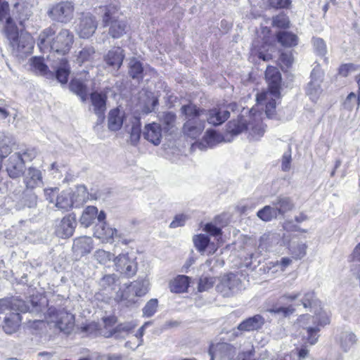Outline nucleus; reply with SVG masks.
<instances>
[{"mask_svg": "<svg viewBox=\"0 0 360 360\" xmlns=\"http://www.w3.org/2000/svg\"><path fill=\"white\" fill-rule=\"evenodd\" d=\"M298 299H300L304 308L309 307L314 313V315H301L297 321V326L304 331L303 333L304 338L310 345H314L318 342L319 333L321 328L330 323L329 315L321 307L320 302L315 299L314 292L301 290L300 292L286 293L281 296L278 299V303L269 309L268 311L271 314L288 316L295 311V309L292 305L285 307L281 304Z\"/></svg>", "mask_w": 360, "mask_h": 360, "instance_id": "nucleus-1", "label": "nucleus"}, {"mask_svg": "<svg viewBox=\"0 0 360 360\" xmlns=\"http://www.w3.org/2000/svg\"><path fill=\"white\" fill-rule=\"evenodd\" d=\"M241 113L237 120H233L228 123L227 131L229 134L237 135L247 130L249 138L257 141L262 137L265 132V127L262 120L265 105L257 107V104L250 110L241 107Z\"/></svg>", "mask_w": 360, "mask_h": 360, "instance_id": "nucleus-2", "label": "nucleus"}, {"mask_svg": "<svg viewBox=\"0 0 360 360\" xmlns=\"http://www.w3.org/2000/svg\"><path fill=\"white\" fill-rule=\"evenodd\" d=\"M46 200L53 203L58 210L68 211L72 207H79L88 200L89 193L84 185L77 186L59 192L57 187L46 188L44 190Z\"/></svg>", "mask_w": 360, "mask_h": 360, "instance_id": "nucleus-3", "label": "nucleus"}, {"mask_svg": "<svg viewBox=\"0 0 360 360\" xmlns=\"http://www.w3.org/2000/svg\"><path fill=\"white\" fill-rule=\"evenodd\" d=\"M74 42L73 34L67 29L58 33L53 27L44 29L39 34L38 46L42 51H52L60 55L69 53Z\"/></svg>", "mask_w": 360, "mask_h": 360, "instance_id": "nucleus-4", "label": "nucleus"}, {"mask_svg": "<svg viewBox=\"0 0 360 360\" xmlns=\"http://www.w3.org/2000/svg\"><path fill=\"white\" fill-rule=\"evenodd\" d=\"M265 76L269 90L257 94L256 102L257 107L265 105L266 116L271 117L275 114L276 100L280 98L281 76L278 70L272 66L267 67Z\"/></svg>", "mask_w": 360, "mask_h": 360, "instance_id": "nucleus-5", "label": "nucleus"}, {"mask_svg": "<svg viewBox=\"0 0 360 360\" xmlns=\"http://www.w3.org/2000/svg\"><path fill=\"white\" fill-rule=\"evenodd\" d=\"M4 34L13 56L19 58H24L32 53L34 41L29 33H19L17 26L8 25L5 30Z\"/></svg>", "mask_w": 360, "mask_h": 360, "instance_id": "nucleus-6", "label": "nucleus"}, {"mask_svg": "<svg viewBox=\"0 0 360 360\" xmlns=\"http://www.w3.org/2000/svg\"><path fill=\"white\" fill-rule=\"evenodd\" d=\"M100 10L103 12L102 23L103 27H108V34L114 39L120 38L126 33L127 24L126 20L120 18L117 2L111 3Z\"/></svg>", "mask_w": 360, "mask_h": 360, "instance_id": "nucleus-7", "label": "nucleus"}, {"mask_svg": "<svg viewBox=\"0 0 360 360\" xmlns=\"http://www.w3.org/2000/svg\"><path fill=\"white\" fill-rule=\"evenodd\" d=\"M186 122L184 124V133L191 139L198 137L205 128V110L198 108L193 103L184 105L181 108Z\"/></svg>", "mask_w": 360, "mask_h": 360, "instance_id": "nucleus-8", "label": "nucleus"}, {"mask_svg": "<svg viewBox=\"0 0 360 360\" xmlns=\"http://www.w3.org/2000/svg\"><path fill=\"white\" fill-rule=\"evenodd\" d=\"M38 311L37 302L33 300L26 302L21 300H14L12 302L6 299L0 300V314H5L8 316L9 313L13 311L34 313Z\"/></svg>", "mask_w": 360, "mask_h": 360, "instance_id": "nucleus-9", "label": "nucleus"}, {"mask_svg": "<svg viewBox=\"0 0 360 360\" xmlns=\"http://www.w3.org/2000/svg\"><path fill=\"white\" fill-rule=\"evenodd\" d=\"M48 323H54L55 326L65 333H70L75 326V316L64 310L49 309Z\"/></svg>", "mask_w": 360, "mask_h": 360, "instance_id": "nucleus-10", "label": "nucleus"}, {"mask_svg": "<svg viewBox=\"0 0 360 360\" xmlns=\"http://www.w3.org/2000/svg\"><path fill=\"white\" fill-rule=\"evenodd\" d=\"M323 76L324 72L319 65H315L311 72L310 81L306 88V94L313 102L317 101L322 94L321 84L323 81Z\"/></svg>", "mask_w": 360, "mask_h": 360, "instance_id": "nucleus-11", "label": "nucleus"}, {"mask_svg": "<svg viewBox=\"0 0 360 360\" xmlns=\"http://www.w3.org/2000/svg\"><path fill=\"white\" fill-rule=\"evenodd\" d=\"M96 18L90 13H82L75 24V31L78 36L82 39H89L97 28Z\"/></svg>", "mask_w": 360, "mask_h": 360, "instance_id": "nucleus-12", "label": "nucleus"}, {"mask_svg": "<svg viewBox=\"0 0 360 360\" xmlns=\"http://www.w3.org/2000/svg\"><path fill=\"white\" fill-rule=\"evenodd\" d=\"M74 6L71 2L65 1L53 6L49 11V16L58 22L67 23L73 18Z\"/></svg>", "mask_w": 360, "mask_h": 360, "instance_id": "nucleus-13", "label": "nucleus"}, {"mask_svg": "<svg viewBox=\"0 0 360 360\" xmlns=\"http://www.w3.org/2000/svg\"><path fill=\"white\" fill-rule=\"evenodd\" d=\"M216 288L224 297H230L240 290L241 283L235 274H228L221 278Z\"/></svg>", "mask_w": 360, "mask_h": 360, "instance_id": "nucleus-14", "label": "nucleus"}, {"mask_svg": "<svg viewBox=\"0 0 360 360\" xmlns=\"http://www.w3.org/2000/svg\"><path fill=\"white\" fill-rule=\"evenodd\" d=\"M263 41L261 42L257 39L252 43L251 49V55L257 56L259 58L264 61H267L271 58V54L269 53L272 49V46L269 43L268 34L270 33V29L268 27L262 28Z\"/></svg>", "mask_w": 360, "mask_h": 360, "instance_id": "nucleus-15", "label": "nucleus"}, {"mask_svg": "<svg viewBox=\"0 0 360 360\" xmlns=\"http://www.w3.org/2000/svg\"><path fill=\"white\" fill-rule=\"evenodd\" d=\"M114 263L116 271L124 276H133L136 272L135 259L128 254H120L114 258Z\"/></svg>", "mask_w": 360, "mask_h": 360, "instance_id": "nucleus-16", "label": "nucleus"}, {"mask_svg": "<svg viewBox=\"0 0 360 360\" xmlns=\"http://www.w3.org/2000/svg\"><path fill=\"white\" fill-rule=\"evenodd\" d=\"M76 226V217L74 214H70L64 217L56 226V234L62 238H69L72 236Z\"/></svg>", "mask_w": 360, "mask_h": 360, "instance_id": "nucleus-17", "label": "nucleus"}, {"mask_svg": "<svg viewBox=\"0 0 360 360\" xmlns=\"http://www.w3.org/2000/svg\"><path fill=\"white\" fill-rule=\"evenodd\" d=\"M25 170V160L20 153L11 155L6 164V171L10 177L15 179L20 176Z\"/></svg>", "mask_w": 360, "mask_h": 360, "instance_id": "nucleus-18", "label": "nucleus"}, {"mask_svg": "<svg viewBox=\"0 0 360 360\" xmlns=\"http://www.w3.org/2000/svg\"><path fill=\"white\" fill-rule=\"evenodd\" d=\"M230 112L224 107L217 106L207 112L205 110V114L202 117L206 119L207 122L214 126L220 125L224 123L229 117Z\"/></svg>", "mask_w": 360, "mask_h": 360, "instance_id": "nucleus-19", "label": "nucleus"}, {"mask_svg": "<svg viewBox=\"0 0 360 360\" xmlns=\"http://www.w3.org/2000/svg\"><path fill=\"white\" fill-rule=\"evenodd\" d=\"M124 50L120 47H115L109 50L103 56V60L110 67L118 70L124 58Z\"/></svg>", "mask_w": 360, "mask_h": 360, "instance_id": "nucleus-20", "label": "nucleus"}, {"mask_svg": "<svg viewBox=\"0 0 360 360\" xmlns=\"http://www.w3.org/2000/svg\"><path fill=\"white\" fill-rule=\"evenodd\" d=\"M105 94L94 92L91 94V104L95 114L98 116V122H102L104 119V114L106 110Z\"/></svg>", "mask_w": 360, "mask_h": 360, "instance_id": "nucleus-21", "label": "nucleus"}, {"mask_svg": "<svg viewBox=\"0 0 360 360\" xmlns=\"http://www.w3.org/2000/svg\"><path fill=\"white\" fill-rule=\"evenodd\" d=\"M143 137L155 146L160 143L162 139V128L160 124L153 122L146 124L143 131Z\"/></svg>", "mask_w": 360, "mask_h": 360, "instance_id": "nucleus-22", "label": "nucleus"}, {"mask_svg": "<svg viewBox=\"0 0 360 360\" xmlns=\"http://www.w3.org/2000/svg\"><path fill=\"white\" fill-rule=\"evenodd\" d=\"M219 360H237L236 356V348L226 342H218L214 344Z\"/></svg>", "mask_w": 360, "mask_h": 360, "instance_id": "nucleus-23", "label": "nucleus"}, {"mask_svg": "<svg viewBox=\"0 0 360 360\" xmlns=\"http://www.w3.org/2000/svg\"><path fill=\"white\" fill-rule=\"evenodd\" d=\"M21 321L20 313L17 311L9 313L8 316H6L4 318L3 330L7 334H13L18 330Z\"/></svg>", "mask_w": 360, "mask_h": 360, "instance_id": "nucleus-24", "label": "nucleus"}, {"mask_svg": "<svg viewBox=\"0 0 360 360\" xmlns=\"http://www.w3.org/2000/svg\"><path fill=\"white\" fill-rule=\"evenodd\" d=\"M117 231L108 226L105 223L98 225L95 231L94 236L101 240L103 243H112L117 236Z\"/></svg>", "mask_w": 360, "mask_h": 360, "instance_id": "nucleus-25", "label": "nucleus"}, {"mask_svg": "<svg viewBox=\"0 0 360 360\" xmlns=\"http://www.w3.org/2000/svg\"><path fill=\"white\" fill-rule=\"evenodd\" d=\"M288 251L289 254L292 255V257L295 259H301L307 254V245L293 238L288 243Z\"/></svg>", "mask_w": 360, "mask_h": 360, "instance_id": "nucleus-26", "label": "nucleus"}, {"mask_svg": "<svg viewBox=\"0 0 360 360\" xmlns=\"http://www.w3.org/2000/svg\"><path fill=\"white\" fill-rule=\"evenodd\" d=\"M93 240L91 237L84 236L74 240L72 249L75 252L81 256L91 252L93 249Z\"/></svg>", "mask_w": 360, "mask_h": 360, "instance_id": "nucleus-27", "label": "nucleus"}, {"mask_svg": "<svg viewBox=\"0 0 360 360\" xmlns=\"http://www.w3.org/2000/svg\"><path fill=\"white\" fill-rule=\"evenodd\" d=\"M96 57L97 53L94 47L85 46L76 54V62L80 65L86 63L92 65Z\"/></svg>", "mask_w": 360, "mask_h": 360, "instance_id": "nucleus-28", "label": "nucleus"}, {"mask_svg": "<svg viewBox=\"0 0 360 360\" xmlns=\"http://www.w3.org/2000/svg\"><path fill=\"white\" fill-rule=\"evenodd\" d=\"M53 68L56 71V77L58 82L63 84H66L70 75V67L67 59L62 58L58 62L54 63Z\"/></svg>", "mask_w": 360, "mask_h": 360, "instance_id": "nucleus-29", "label": "nucleus"}, {"mask_svg": "<svg viewBox=\"0 0 360 360\" xmlns=\"http://www.w3.org/2000/svg\"><path fill=\"white\" fill-rule=\"evenodd\" d=\"M264 323V320L260 315H255L240 323L237 329L240 331L258 330L263 326Z\"/></svg>", "mask_w": 360, "mask_h": 360, "instance_id": "nucleus-30", "label": "nucleus"}, {"mask_svg": "<svg viewBox=\"0 0 360 360\" xmlns=\"http://www.w3.org/2000/svg\"><path fill=\"white\" fill-rule=\"evenodd\" d=\"M124 113L119 109L111 110L108 114V125L111 131L119 130L123 124Z\"/></svg>", "mask_w": 360, "mask_h": 360, "instance_id": "nucleus-31", "label": "nucleus"}, {"mask_svg": "<svg viewBox=\"0 0 360 360\" xmlns=\"http://www.w3.org/2000/svg\"><path fill=\"white\" fill-rule=\"evenodd\" d=\"M13 139L8 134L0 132V164L12 151Z\"/></svg>", "mask_w": 360, "mask_h": 360, "instance_id": "nucleus-32", "label": "nucleus"}, {"mask_svg": "<svg viewBox=\"0 0 360 360\" xmlns=\"http://www.w3.org/2000/svg\"><path fill=\"white\" fill-rule=\"evenodd\" d=\"M30 63L32 70L37 74L46 76V77L53 76V73L49 70L42 58L33 57L30 60Z\"/></svg>", "mask_w": 360, "mask_h": 360, "instance_id": "nucleus-33", "label": "nucleus"}, {"mask_svg": "<svg viewBox=\"0 0 360 360\" xmlns=\"http://www.w3.org/2000/svg\"><path fill=\"white\" fill-rule=\"evenodd\" d=\"M272 205L276 208V211L279 214H284L285 212L293 208V203L288 197L279 196L272 201Z\"/></svg>", "mask_w": 360, "mask_h": 360, "instance_id": "nucleus-34", "label": "nucleus"}, {"mask_svg": "<svg viewBox=\"0 0 360 360\" xmlns=\"http://www.w3.org/2000/svg\"><path fill=\"white\" fill-rule=\"evenodd\" d=\"M189 285V278L184 275L178 276L170 282V290L173 292L181 293L185 292Z\"/></svg>", "mask_w": 360, "mask_h": 360, "instance_id": "nucleus-35", "label": "nucleus"}, {"mask_svg": "<svg viewBox=\"0 0 360 360\" xmlns=\"http://www.w3.org/2000/svg\"><path fill=\"white\" fill-rule=\"evenodd\" d=\"M71 91L80 97L82 101H85L88 94L87 86L84 82L79 79H73L70 84Z\"/></svg>", "mask_w": 360, "mask_h": 360, "instance_id": "nucleus-36", "label": "nucleus"}, {"mask_svg": "<svg viewBox=\"0 0 360 360\" xmlns=\"http://www.w3.org/2000/svg\"><path fill=\"white\" fill-rule=\"evenodd\" d=\"M356 341L357 338L352 332L345 331L340 335V346L345 352H348L356 343Z\"/></svg>", "mask_w": 360, "mask_h": 360, "instance_id": "nucleus-37", "label": "nucleus"}, {"mask_svg": "<svg viewBox=\"0 0 360 360\" xmlns=\"http://www.w3.org/2000/svg\"><path fill=\"white\" fill-rule=\"evenodd\" d=\"M98 209L96 207H86L85 210L83 211L82 214L80 217V224L86 228L90 226L93 224L94 219H96Z\"/></svg>", "mask_w": 360, "mask_h": 360, "instance_id": "nucleus-38", "label": "nucleus"}, {"mask_svg": "<svg viewBox=\"0 0 360 360\" xmlns=\"http://www.w3.org/2000/svg\"><path fill=\"white\" fill-rule=\"evenodd\" d=\"M5 20V25L4 28V32L7 28L8 25L11 26H16L15 22H13L12 18L10 15L9 13V6L8 2L4 0H0V22H3Z\"/></svg>", "mask_w": 360, "mask_h": 360, "instance_id": "nucleus-39", "label": "nucleus"}, {"mask_svg": "<svg viewBox=\"0 0 360 360\" xmlns=\"http://www.w3.org/2000/svg\"><path fill=\"white\" fill-rule=\"evenodd\" d=\"M41 172L35 168H30L25 177V183L27 188H34L41 182Z\"/></svg>", "mask_w": 360, "mask_h": 360, "instance_id": "nucleus-40", "label": "nucleus"}, {"mask_svg": "<svg viewBox=\"0 0 360 360\" xmlns=\"http://www.w3.org/2000/svg\"><path fill=\"white\" fill-rule=\"evenodd\" d=\"M129 289H132L136 297L145 295L149 290V282L146 280L136 281L129 284Z\"/></svg>", "mask_w": 360, "mask_h": 360, "instance_id": "nucleus-41", "label": "nucleus"}, {"mask_svg": "<svg viewBox=\"0 0 360 360\" xmlns=\"http://www.w3.org/2000/svg\"><path fill=\"white\" fill-rule=\"evenodd\" d=\"M276 210V208L271 204V205H266L259 210L257 215L262 221H269L278 216Z\"/></svg>", "mask_w": 360, "mask_h": 360, "instance_id": "nucleus-42", "label": "nucleus"}, {"mask_svg": "<svg viewBox=\"0 0 360 360\" xmlns=\"http://www.w3.org/2000/svg\"><path fill=\"white\" fill-rule=\"evenodd\" d=\"M277 39L283 46H294L297 44V37L288 32H280L277 34Z\"/></svg>", "mask_w": 360, "mask_h": 360, "instance_id": "nucleus-43", "label": "nucleus"}, {"mask_svg": "<svg viewBox=\"0 0 360 360\" xmlns=\"http://www.w3.org/2000/svg\"><path fill=\"white\" fill-rule=\"evenodd\" d=\"M117 299L120 301H126L130 304L136 302V297L133 290L129 289V284L126 285L124 289H120L117 292Z\"/></svg>", "mask_w": 360, "mask_h": 360, "instance_id": "nucleus-44", "label": "nucleus"}, {"mask_svg": "<svg viewBox=\"0 0 360 360\" xmlns=\"http://www.w3.org/2000/svg\"><path fill=\"white\" fill-rule=\"evenodd\" d=\"M193 242L197 250L201 253H204L206 248L210 245V238L205 234L200 233L193 237Z\"/></svg>", "mask_w": 360, "mask_h": 360, "instance_id": "nucleus-45", "label": "nucleus"}, {"mask_svg": "<svg viewBox=\"0 0 360 360\" xmlns=\"http://www.w3.org/2000/svg\"><path fill=\"white\" fill-rule=\"evenodd\" d=\"M221 217L217 216L210 223L205 224L202 230L212 236H217L221 234V229L219 226Z\"/></svg>", "mask_w": 360, "mask_h": 360, "instance_id": "nucleus-46", "label": "nucleus"}, {"mask_svg": "<svg viewBox=\"0 0 360 360\" xmlns=\"http://www.w3.org/2000/svg\"><path fill=\"white\" fill-rule=\"evenodd\" d=\"M143 68L142 64L136 58L130 59L129 63V74L134 79L142 77Z\"/></svg>", "mask_w": 360, "mask_h": 360, "instance_id": "nucleus-47", "label": "nucleus"}, {"mask_svg": "<svg viewBox=\"0 0 360 360\" xmlns=\"http://www.w3.org/2000/svg\"><path fill=\"white\" fill-rule=\"evenodd\" d=\"M95 259L102 265H107L111 260H114V255L102 249L97 250L94 255Z\"/></svg>", "mask_w": 360, "mask_h": 360, "instance_id": "nucleus-48", "label": "nucleus"}, {"mask_svg": "<svg viewBox=\"0 0 360 360\" xmlns=\"http://www.w3.org/2000/svg\"><path fill=\"white\" fill-rule=\"evenodd\" d=\"M158 307V300L155 298L150 299L142 309L143 316L145 317L153 316L156 313Z\"/></svg>", "mask_w": 360, "mask_h": 360, "instance_id": "nucleus-49", "label": "nucleus"}, {"mask_svg": "<svg viewBox=\"0 0 360 360\" xmlns=\"http://www.w3.org/2000/svg\"><path fill=\"white\" fill-rule=\"evenodd\" d=\"M311 43L315 53L321 56H324L327 53V47L324 40L319 37H313Z\"/></svg>", "mask_w": 360, "mask_h": 360, "instance_id": "nucleus-50", "label": "nucleus"}, {"mask_svg": "<svg viewBox=\"0 0 360 360\" xmlns=\"http://www.w3.org/2000/svg\"><path fill=\"white\" fill-rule=\"evenodd\" d=\"M215 283V278L209 276H202L200 278L198 290L203 292L212 288Z\"/></svg>", "mask_w": 360, "mask_h": 360, "instance_id": "nucleus-51", "label": "nucleus"}, {"mask_svg": "<svg viewBox=\"0 0 360 360\" xmlns=\"http://www.w3.org/2000/svg\"><path fill=\"white\" fill-rule=\"evenodd\" d=\"M308 354L309 349L307 346L303 345L301 347L297 348L296 351L292 352L289 358L292 359V360H304L308 356Z\"/></svg>", "mask_w": 360, "mask_h": 360, "instance_id": "nucleus-52", "label": "nucleus"}, {"mask_svg": "<svg viewBox=\"0 0 360 360\" xmlns=\"http://www.w3.org/2000/svg\"><path fill=\"white\" fill-rule=\"evenodd\" d=\"M292 262V259L285 257L281 258L280 261L272 262L270 264H272V267L276 269V271H280L281 272H283Z\"/></svg>", "mask_w": 360, "mask_h": 360, "instance_id": "nucleus-53", "label": "nucleus"}, {"mask_svg": "<svg viewBox=\"0 0 360 360\" xmlns=\"http://www.w3.org/2000/svg\"><path fill=\"white\" fill-rule=\"evenodd\" d=\"M356 104H357L358 106L360 104V94L356 98V96L355 94L350 93L347 96V98L345 99V101L344 102V107L346 109L351 110Z\"/></svg>", "mask_w": 360, "mask_h": 360, "instance_id": "nucleus-54", "label": "nucleus"}, {"mask_svg": "<svg viewBox=\"0 0 360 360\" xmlns=\"http://www.w3.org/2000/svg\"><path fill=\"white\" fill-rule=\"evenodd\" d=\"M147 98L148 101L146 102L143 109L145 113H148L153 111L155 106L158 104V99L152 93L147 95Z\"/></svg>", "mask_w": 360, "mask_h": 360, "instance_id": "nucleus-55", "label": "nucleus"}, {"mask_svg": "<svg viewBox=\"0 0 360 360\" xmlns=\"http://www.w3.org/2000/svg\"><path fill=\"white\" fill-rule=\"evenodd\" d=\"M188 217L187 215L184 214H179L176 215L174 220L170 223L169 226L171 228H177L182 226L185 224L186 221L188 220Z\"/></svg>", "mask_w": 360, "mask_h": 360, "instance_id": "nucleus-56", "label": "nucleus"}, {"mask_svg": "<svg viewBox=\"0 0 360 360\" xmlns=\"http://www.w3.org/2000/svg\"><path fill=\"white\" fill-rule=\"evenodd\" d=\"M273 25L278 27H287L289 25L288 18L285 15H278L274 18Z\"/></svg>", "mask_w": 360, "mask_h": 360, "instance_id": "nucleus-57", "label": "nucleus"}, {"mask_svg": "<svg viewBox=\"0 0 360 360\" xmlns=\"http://www.w3.org/2000/svg\"><path fill=\"white\" fill-rule=\"evenodd\" d=\"M141 128L140 125L137 124H133L130 132V141L131 143L136 144L140 139Z\"/></svg>", "mask_w": 360, "mask_h": 360, "instance_id": "nucleus-58", "label": "nucleus"}, {"mask_svg": "<svg viewBox=\"0 0 360 360\" xmlns=\"http://www.w3.org/2000/svg\"><path fill=\"white\" fill-rule=\"evenodd\" d=\"M291 159V152L290 150L283 153L281 160V168L283 171L287 172L290 170Z\"/></svg>", "mask_w": 360, "mask_h": 360, "instance_id": "nucleus-59", "label": "nucleus"}, {"mask_svg": "<svg viewBox=\"0 0 360 360\" xmlns=\"http://www.w3.org/2000/svg\"><path fill=\"white\" fill-rule=\"evenodd\" d=\"M98 329L97 323L91 322L81 327V331L87 335L95 334Z\"/></svg>", "mask_w": 360, "mask_h": 360, "instance_id": "nucleus-60", "label": "nucleus"}, {"mask_svg": "<svg viewBox=\"0 0 360 360\" xmlns=\"http://www.w3.org/2000/svg\"><path fill=\"white\" fill-rule=\"evenodd\" d=\"M117 280V276L115 274H108L103 277L101 281V285L103 287H110L113 285Z\"/></svg>", "mask_w": 360, "mask_h": 360, "instance_id": "nucleus-61", "label": "nucleus"}, {"mask_svg": "<svg viewBox=\"0 0 360 360\" xmlns=\"http://www.w3.org/2000/svg\"><path fill=\"white\" fill-rule=\"evenodd\" d=\"M151 324H152L151 321H147L138 330V331L136 333V337L139 339V343L137 344V345L135 347L134 349H136V347H138L139 346H140L143 344V338H142L144 335L145 330L148 326H150Z\"/></svg>", "mask_w": 360, "mask_h": 360, "instance_id": "nucleus-62", "label": "nucleus"}, {"mask_svg": "<svg viewBox=\"0 0 360 360\" xmlns=\"http://www.w3.org/2000/svg\"><path fill=\"white\" fill-rule=\"evenodd\" d=\"M23 8V6L19 3H16L14 6V9L13 10V16L15 18L18 19L20 22L25 20L26 16H23V15L20 12Z\"/></svg>", "mask_w": 360, "mask_h": 360, "instance_id": "nucleus-63", "label": "nucleus"}, {"mask_svg": "<svg viewBox=\"0 0 360 360\" xmlns=\"http://www.w3.org/2000/svg\"><path fill=\"white\" fill-rule=\"evenodd\" d=\"M253 349L252 348L247 352L238 354L236 356L237 360H253Z\"/></svg>", "mask_w": 360, "mask_h": 360, "instance_id": "nucleus-64", "label": "nucleus"}]
</instances>
